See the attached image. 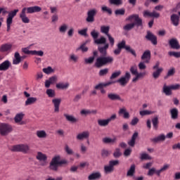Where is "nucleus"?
I'll return each instance as SVG.
<instances>
[{
	"mask_svg": "<svg viewBox=\"0 0 180 180\" xmlns=\"http://www.w3.org/2000/svg\"><path fill=\"white\" fill-rule=\"evenodd\" d=\"M108 49H109V44H105L104 46H98V50L102 54L103 56H100L96 58L95 65L97 68H101L108 64H112L114 61L113 56H108Z\"/></svg>",
	"mask_w": 180,
	"mask_h": 180,
	"instance_id": "obj_1",
	"label": "nucleus"
},
{
	"mask_svg": "<svg viewBox=\"0 0 180 180\" xmlns=\"http://www.w3.org/2000/svg\"><path fill=\"white\" fill-rule=\"evenodd\" d=\"M125 22H133L127 23L123 26V30H124V32H130V30H133L135 26L137 27H143V19H141L138 14H133L128 16L125 19Z\"/></svg>",
	"mask_w": 180,
	"mask_h": 180,
	"instance_id": "obj_2",
	"label": "nucleus"
},
{
	"mask_svg": "<svg viewBox=\"0 0 180 180\" xmlns=\"http://www.w3.org/2000/svg\"><path fill=\"white\" fill-rule=\"evenodd\" d=\"M27 13H36L37 12H41V7L38 6H34L30 7H25L22 9L20 13V18L22 23H30V19L26 15Z\"/></svg>",
	"mask_w": 180,
	"mask_h": 180,
	"instance_id": "obj_3",
	"label": "nucleus"
},
{
	"mask_svg": "<svg viewBox=\"0 0 180 180\" xmlns=\"http://www.w3.org/2000/svg\"><path fill=\"white\" fill-rule=\"evenodd\" d=\"M61 157L60 155H56L53 157L50 162L49 168L52 169V171H58V167L62 165H66L68 164V160L63 159L61 160Z\"/></svg>",
	"mask_w": 180,
	"mask_h": 180,
	"instance_id": "obj_4",
	"label": "nucleus"
},
{
	"mask_svg": "<svg viewBox=\"0 0 180 180\" xmlns=\"http://www.w3.org/2000/svg\"><path fill=\"white\" fill-rule=\"evenodd\" d=\"M11 151L29 154L30 153V146L27 144L15 145L11 147Z\"/></svg>",
	"mask_w": 180,
	"mask_h": 180,
	"instance_id": "obj_5",
	"label": "nucleus"
},
{
	"mask_svg": "<svg viewBox=\"0 0 180 180\" xmlns=\"http://www.w3.org/2000/svg\"><path fill=\"white\" fill-rule=\"evenodd\" d=\"M18 12H19V9H15L8 13L6 19L7 32H9V30H11V25H12V22H13V17L17 15Z\"/></svg>",
	"mask_w": 180,
	"mask_h": 180,
	"instance_id": "obj_6",
	"label": "nucleus"
},
{
	"mask_svg": "<svg viewBox=\"0 0 180 180\" xmlns=\"http://www.w3.org/2000/svg\"><path fill=\"white\" fill-rule=\"evenodd\" d=\"M13 130L12 126L6 123L0 124V134L1 136H8Z\"/></svg>",
	"mask_w": 180,
	"mask_h": 180,
	"instance_id": "obj_7",
	"label": "nucleus"
},
{
	"mask_svg": "<svg viewBox=\"0 0 180 180\" xmlns=\"http://www.w3.org/2000/svg\"><path fill=\"white\" fill-rule=\"evenodd\" d=\"M117 48L121 49H124L127 51L129 53H131L134 57H137V54L136 53V51L134 49H131L130 46H126V41L122 40L121 42L117 44Z\"/></svg>",
	"mask_w": 180,
	"mask_h": 180,
	"instance_id": "obj_8",
	"label": "nucleus"
},
{
	"mask_svg": "<svg viewBox=\"0 0 180 180\" xmlns=\"http://www.w3.org/2000/svg\"><path fill=\"white\" fill-rule=\"evenodd\" d=\"M131 77V75H130V72H126L124 76L121 77L116 81V82L120 84L121 86H126L129 83V81H130Z\"/></svg>",
	"mask_w": 180,
	"mask_h": 180,
	"instance_id": "obj_9",
	"label": "nucleus"
},
{
	"mask_svg": "<svg viewBox=\"0 0 180 180\" xmlns=\"http://www.w3.org/2000/svg\"><path fill=\"white\" fill-rule=\"evenodd\" d=\"M96 13H98V11L96 8L89 10L87 12L86 21L88 22V23H94V22H95V16L96 15Z\"/></svg>",
	"mask_w": 180,
	"mask_h": 180,
	"instance_id": "obj_10",
	"label": "nucleus"
},
{
	"mask_svg": "<svg viewBox=\"0 0 180 180\" xmlns=\"http://www.w3.org/2000/svg\"><path fill=\"white\" fill-rule=\"evenodd\" d=\"M37 160L41 162V167H46L47 165V156L41 152H38L36 156Z\"/></svg>",
	"mask_w": 180,
	"mask_h": 180,
	"instance_id": "obj_11",
	"label": "nucleus"
},
{
	"mask_svg": "<svg viewBox=\"0 0 180 180\" xmlns=\"http://www.w3.org/2000/svg\"><path fill=\"white\" fill-rule=\"evenodd\" d=\"M145 39H147L148 41H150L153 46H157L158 41H157V36L153 34L151 31H147L146 34L145 36Z\"/></svg>",
	"mask_w": 180,
	"mask_h": 180,
	"instance_id": "obj_12",
	"label": "nucleus"
},
{
	"mask_svg": "<svg viewBox=\"0 0 180 180\" xmlns=\"http://www.w3.org/2000/svg\"><path fill=\"white\" fill-rule=\"evenodd\" d=\"M23 117H25V114L23 112L17 113L14 117L15 123L20 124L21 126L26 124V122L23 121Z\"/></svg>",
	"mask_w": 180,
	"mask_h": 180,
	"instance_id": "obj_13",
	"label": "nucleus"
},
{
	"mask_svg": "<svg viewBox=\"0 0 180 180\" xmlns=\"http://www.w3.org/2000/svg\"><path fill=\"white\" fill-rule=\"evenodd\" d=\"M141 60L146 63V64H148L150 60H151V51H150V50L145 51L141 57Z\"/></svg>",
	"mask_w": 180,
	"mask_h": 180,
	"instance_id": "obj_14",
	"label": "nucleus"
},
{
	"mask_svg": "<svg viewBox=\"0 0 180 180\" xmlns=\"http://www.w3.org/2000/svg\"><path fill=\"white\" fill-rule=\"evenodd\" d=\"M169 45L170 46L171 49L174 50H179L180 45L179 41L176 38H172L169 41Z\"/></svg>",
	"mask_w": 180,
	"mask_h": 180,
	"instance_id": "obj_15",
	"label": "nucleus"
},
{
	"mask_svg": "<svg viewBox=\"0 0 180 180\" xmlns=\"http://www.w3.org/2000/svg\"><path fill=\"white\" fill-rule=\"evenodd\" d=\"M52 103L54 106L55 113H58L60 112V105L61 104V98L52 99Z\"/></svg>",
	"mask_w": 180,
	"mask_h": 180,
	"instance_id": "obj_16",
	"label": "nucleus"
},
{
	"mask_svg": "<svg viewBox=\"0 0 180 180\" xmlns=\"http://www.w3.org/2000/svg\"><path fill=\"white\" fill-rule=\"evenodd\" d=\"M58 81V77H57L56 75L52 76L49 77V79L45 81V87L46 88H50V85L53 84H56Z\"/></svg>",
	"mask_w": 180,
	"mask_h": 180,
	"instance_id": "obj_17",
	"label": "nucleus"
},
{
	"mask_svg": "<svg viewBox=\"0 0 180 180\" xmlns=\"http://www.w3.org/2000/svg\"><path fill=\"white\" fill-rule=\"evenodd\" d=\"M56 88L57 89H60L61 91H66V89H68V88H70V82H60L56 84Z\"/></svg>",
	"mask_w": 180,
	"mask_h": 180,
	"instance_id": "obj_18",
	"label": "nucleus"
},
{
	"mask_svg": "<svg viewBox=\"0 0 180 180\" xmlns=\"http://www.w3.org/2000/svg\"><path fill=\"white\" fill-rule=\"evenodd\" d=\"M77 140L82 141L86 139H89V131H86L78 134L76 136Z\"/></svg>",
	"mask_w": 180,
	"mask_h": 180,
	"instance_id": "obj_19",
	"label": "nucleus"
},
{
	"mask_svg": "<svg viewBox=\"0 0 180 180\" xmlns=\"http://www.w3.org/2000/svg\"><path fill=\"white\" fill-rule=\"evenodd\" d=\"M149 16L150 18H160V13L153 11L152 13L150 11L146 10L143 11V17L147 18Z\"/></svg>",
	"mask_w": 180,
	"mask_h": 180,
	"instance_id": "obj_20",
	"label": "nucleus"
},
{
	"mask_svg": "<svg viewBox=\"0 0 180 180\" xmlns=\"http://www.w3.org/2000/svg\"><path fill=\"white\" fill-rule=\"evenodd\" d=\"M116 82H108L105 83H98L94 86L95 89H103V88H106V86H109L115 84Z\"/></svg>",
	"mask_w": 180,
	"mask_h": 180,
	"instance_id": "obj_21",
	"label": "nucleus"
},
{
	"mask_svg": "<svg viewBox=\"0 0 180 180\" xmlns=\"http://www.w3.org/2000/svg\"><path fill=\"white\" fill-rule=\"evenodd\" d=\"M165 139H166L165 134H161L155 138L150 139V141L152 143H160L161 141H165Z\"/></svg>",
	"mask_w": 180,
	"mask_h": 180,
	"instance_id": "obj_22",
	"label": "nucleus"
},
{
	"mask_svg": "<svg viewBox=\"0 0 180 180\" xmlns=\"http://www.w3.org/2000/svg\"><path fill=\"white\" fill-rule=\"evenodd\" d=\"M118 115H123L124 119H130V113L127 111V109H126L125 107L120 108Z\"/></svg>",
	"mask_w": 180,
	"mask_h": 180,
	"instance_id": "obj_23",
	"label": "nucleus"
},
{
	"mask_svg": "<svg viewBox=\"0 0 180 180\" xmlns=\"http://www.w3.org/2000/svg\"><path fill=\"white\" fill-rule=\"evenodd\" d=\"M179 16L176 14H172L170 17V20L174 26L179 25Z\"/></svg>",
	"mask_w": 180,
	"mask_h": 180,
	"instance_id": "obj_24",
	"label": "nucleus"
},
{
	"mask_svg": "<svg viewBox=\"0 0 180 180\" xmlns=\"http://www.w3.org/2000/svg\"><path fill=\"white\" fill-rule=\"evenodd\" d=\"M63 116L65 117L67 122H70V123H77V122H78V119L72 115L65 113L63 114Z\"/></svg>",
	"mask_w": 180,
	"mask_h": 180,
	"instance_id": "obj_25",
	"label": "nucleus"
},
{
	"mask_svg": "<svg viewBox=\"0 0 180 180\" xmlns=\"http://www.w3.org/2000/svg\"><path fill=\"white\" fill-rule=\"evenodd\" d=\"M22 63V58L19 52H15L14 53V58L13 60V65H18V64H20Z\"/></svg>",
	"mask_w": 180,
	"mask_h": 180,
	"instance_id": "obj_26",
	"label": "nucleus"
},
{
	"mask_svg": "<svg viewBox=\"0 0 180 180\" xmlns=\"http://www.w3.org/2000/svg\"><path fill=\"white\" fill-rule=\"evenodd\" d=\"M108 98L110 101H122L120 96L116 93H109Z\"/></svg>",
	"mask_w": 180,
	"mask_h": 180,
	"instance_id": "obj_27",
	"label": "nucleus"
},
{
	"mask_svg": "<svg viewBox=\"0 0 180 180\" xmlns=\"http://www.w3.org/2000/svg\"><path fill=\"white\" fill-rule=\"evenodd\" d=\"M117 141V139L116 137H114V138L105 137L103 139V143H104V144H115Z\"/></svg>",
	"mask_w": 180,
	"mask_h": 180,
	"instance_id": "obj_28",
	"label": "nucleus"
},
{
	"mask_svg": "<svg viewBox=\"0 0 180 180\" xmlns=\"http://www.w3.org/2000/svg\"><path fill=\"white\" fill-rule=\"evenodd\" d=\"M11 67V62L9 60H5L1 64H0V71H7Z\"/></svg>",
	"mask_w": 180,
	"mask_h": 180,
	"instance_id": "obj_29",
	"label": "nucleus"
},
{
	"mask_svg": "<svg viewBox=\"0 0 180 180\" xmlns=\"http://www.w3.org/2000/svg\"><path fill=\"white\" fill-rule=\"evenodd\" d=\"M137 137H139V132H134L131 140L128 141V145L130 146V147H134Z\"/></svg>",
	"mask_w": 180,
	"mask_h": 180,
	"instance_id": "obj_30",
	"label": "nucleus"
},
{
	"mask_svg": "<svg viewBox=\"0 0 180 180\" xmlns=\"http://www.w3.org/2000/svg\"><path fill=\"white\" fill-rule=\"evenodd\" d=\"M162 93L165 94L167 96L172 95L171 86H167V84H165L162 88Z\"/></svg>",
	"mask_w": 180,
	"mask_h": 180,
	"instance_id": "obj_31",
	"label": "nucleus"
},
{
	"mask_svg": "<svg viewBox=\"0 0 180 180\" xmlns=\"http://www.w3.org/2000/svg\"><path fill=\"white\" fill-rule=\"evenodd\" d=\"M102 176V174H101V172H94L89 175L88 179L89 180H96V179H101Z\"/></svg>",
	"mask_w": 180,
	"mask_h": 180,
	"instance_id": "obj_32",
	"label": "nucleus"
},
{
	"mask_svg": "<svg viewBox=\"0 0 180 180\" xmlns=\"http://www.w3.org/2000/svg\"><path fill=\"white\" fill-rule=\"evenodd\" d=\"M58 30L60 34H65V33L67 32V30H68V24L63 23L58 27Z\"/></svg>",
	"mask_w": 180,
	"mask_h": 180,
	"instance_id": "obj_33",
	"label": "nucleus"
},
{
	"mask_svg": "<svg viewBox=\"0 0 180 180\" xmlns=\"http://www.w3.org/2000/svg\"><path fill=\"white\" fill-rule=\"evenodd\" d=\"M79 60V56L75 53H71L69 56V60L70 63H73L74 64H77Z\"/></svg>",
	"mask_w": 180,
	"mask_h": 180,
	"instance_id": "obj_34",
	"label": "nucleus"
},
{
	"mask_svg": "<svg viewBox=\"0 0 180 180\" xmlns=\"http://www.w3.org/2000/svg\"><path fill=\"white\" fill-rule=\"evenodd\" d=\"M12 49V44H6L4 45H1V48H0V51H1V53H5L6 51H10V50Z\"/></svg>",
	"mask_w": 180,
	"mask_h": 180,
	"instance_id": "obj_35",
	"label": "nucleus"
},
{
	"mask_svg": "<svg viewBox=\"0 0 180 180\" xmlns=\"http://www.w3.org/2000/svg\"><path fill=\"white\" fill-rule=\"evenodd\" d=\"M170 115H171V118L173 120H176L178 119V115H179V111L177 108H172L170 110Z\"/></svg>",
	"mask_w": 180,
	"mask_h": 180,
	"instance_id": "obj_36",
	"label": "nucleus"
},
{
	"mask_svg": "<svg viewBox=\"0 0 180 180\" xmlns=\"http://www.w3.org/2000/svg\"><path fill=\"white\" fill-rule=\"evenodd\" d=\"M36 135L38 139H46L47 138V132L44 130H38L36 132Z\"/></svg>",
	"mask_w": 180,
	"mask_h": 180,
	"instance_id": "obj_37",
	"label": "nucleus"
},
{
	"mask_svg": "<svg viewBox=\"0 0 180 180\" xmlns=\"http://www.w3.org/2000/svg\"><path fill=\"white\" fill-rule=\"evenodd\" d=\"M162 71H164V69L162 68H160V69H158L157 70L154 71L152 75L153 78H154V79H158Z\"/></svg>",
	"mask_w": 180,
	"mask_h": 180,
	"instance_id": "obj_38",
	"label": "nucleus"
},
{
	"mask_svg": "<svg viewBox=\"0 0 180 180\" xmlns=\"http://www.w3.org/2000/svg\"><path fill=\"white\" fill-rule=\"evenodd\" d=\"M135 173H136V165H131L129 169L127 172V176H134Z\"/></svg>",
	"mask_w": 180,
	"mask_h": 180,
	"instance_id": "obj_39",
	"label": "nucleus"
},
{
	"mask_svg": "<svg viewBox=\"0 0 180 180\" xmlns=\"http://www.w3.org/2000/svg\"><path fill=\"white\" fill-rule=\"evenodd\" d=\"M144 77H146V72H139V73L138 72L136 75V77L133 78L132 82H137L139 79H141V78H144Z\"/></svg>",
	"mask_w": 180,
	"mask_h": 180,
	"instance_id": "obj_40",
	"label": "nucleus"
},
{
	"mask_svg": "<svg viewBox=\"0 0 180 180\" xmlns=\"http://www.w3.org/2000/svg\"><path fill=\"white\" fill-rule=\"evenodd\" d=\"M98 126H101V127H106L109 124V120L108 119L106 120H102L99 119L97 121Z\"/></svg>",
	"mask_w": 180,
	"mask_h": 180,
	"instance_id": "obj_41",
	"label": "nucleus"
},
{
	"mask_svg": "<svg viewBox=\"0 0 180 180\" xmlns=\"http://www.w3.org/2000/svg\"><path fill=\"white\" fill-rule=\"evenodd\" d=\"M37 101V98L36 97H30L25 101V106L33 105V103H36Z\"/></svg>",
	"mask_w": 180,
	"mask_h": 180,
	"instance_id": "obj_42",
	"label": "nucleus"
},
{
	"mask_svg": "<svg viewBox=\"0 0 180 180\" xmlns=\"http://www.w3.org/2000/svg\"><path fill=\"white\" fill-rule=\"evenodd\" d=\"M169 167L170 165L169 164H165L162 167L158 170L157 176H160L161 175V172H165V171L169 169Z\"/></svg>",
	"mask_w": 180,
	"mask_h": 180,
	"instance_id": "obj_43",
	"label": "nucleus"
},
{
	"mask_svg": "<svg viewBox=\"0 0 180 180\" xmlns=\"http://www.w3.org/2000/svg\"><path fill=\"white\" fill-rule=\"evenodd\" d=\"M46 94L49 98H56V91H54L53 89H46Z\"/></svg>",
	"mask_w": 180,
	"mask_h": 180,
	"instance_id": "obj_44",
	"label": "nucleus"
},
{
	"mask_svg": "<svg viewBox=\"0 0 180 180\" xmlns=\"http://www.w3.org/2000/svg\"><path fill=\"white\" fill-rule=\"evenodd\" d=\"M95 44H106V38L101 37L99 39L94 40Z\"/></svg>",
	"mask_w": 180,
	"mask_h": 180,
	"instance_id": "obj_45",
	"label": "nucleus"
},
{
	"mask_svg": "<svg viewBox=\"0 0 180 180\" xmlns=\"http://www.w3.org/2000/svg\"><path fill=\"white\" fill-rule=\"evenodd\" d=\"M42 71L43 72H44V74L49 75V74H53V72H54V69H53V68H51V66H49L47 68H43Z\"/></svg>",
	"mask_w": 180,
	"mask_h": 180,
	"instance_id": "obj_46",
	"label": "nucleus"
},
{
	"mask_svg": "<svg viewBox=\"0 0 180 180\" xmlns=\"http://www.w3.org/2000/svg\"><path fill=\"white\" fill-rule=\"evenodd\" d=\"M64 150H65L66 154H68V155H73L74 150H72V149H71V148H70V146H68V144L65 145Z\"/></svg>",
	"mask_w": 180,
	"mask_h": 180,
	"instance_id": "obj_47",
	"label": "nucleus"
},
{
	"mask_svg": "<svg viewBox=\"0 0 180 180\" xmlns=\"http://www.w3.org/2000/svg\"><path fill=\"white\" fill-rule=\"evenodd\" d=\"M110 29V27L109 26L103 25L101 27V33H103L104 34H106V36H108V34H109Z\"/></svg>",
	"mask_w": 180,
	"mask_h": 180,
	"instance_id": "obj_48",
	"label": "nucleus"
},
{
	"mask_svg": "<svg viewBox=\"0 0 180 180\" xmlns=\"http://www.w3.org/2000/svg\"><path fill=\"white\" fill-rule=\"evenodd\" d=\"M140 160H141L142 161H144V160H153V158L150 156V155H148V153H143L141 154Z\"/></svg>",
	"mask_w": 180,
	"mask_h": 180,
	"instance_id": "obj_49",
	"label": "nucleus"
},
{
	"mask_svg": "<svg viewBox=\"0 0 180 180\" xmlns=\"http://www.w3.org/2000/svg\"><path fill=\"white\" fill-rule=\"evenodd\" d=\"M175 75V68H171L168 72L167 75L165 77V79H167L169 77H173Z\"/></svg>",
	"mask_w": 180,
	"mask_h": 180,
	"instance_id": "obj_50",
	"label": "nucleus"
},
{
	"mask_svg": "<svg viewBox=\"0 0 180 180\" xmlns=\"http://www.w3.org/2000/svg\"><path fill=\"white\" fill-rule=\"evenodd\" d=\"M152 123L153 129L157 130L158 129V116H156L152 119Z\"/></svg>",
	"mask_w": 180,
	"mask_h": 180,
	"instance_id": "obj_51",
	"label": "nucleus"
},
{
	"mask_svg": "<svg viewBox=\"0 0 180 180\" xmlns=\"http://www.w3.org/2000/svg\"><path fill=\"white\" fill-rule=\"evenodd\" d=\"M86 44H82L79 47L76 49V51H79L81 50L82 53H86L88 51V47H86Z\"/></svg>",
	"mask_w": 180,
	"mask_h": 180,
	"instance_id": "obj_52",
	"label": "nucleus"
},
{
	"mask_svg": "<svg viewBox=\"0 0 180 180\" xmlns=\"http://www.w3.org/2000/svg\"><path fill=\"white\" fill-rule=\"evenodd\" d=\"M115 168H113L111 165H108L104 167V171L105 174H110V172H113Z\"/></svg>",
	"mask_w": 180,
	"mask_h": 180,
	"instance_id": "obj_53",
	"label": "nucleus"
},
{
	"mask_svg": "<svg viewBox=\"0 0 180 180\" xmlns=\"http://www.w3.org/2000/svg\"><path fill=\"white\" fill-rule=\"evenodd\" d=\"M87 32H88V27H86L79 30L78 34H80V36H84V37H86V36H88Z\"/></svg>",
	"mask_w": 180,
	"mask_h": 180,
	"instance_id": "obj_54",
	"label": "nucleus"
},
{
	"mask_svg": "<svg viewBox=\"0 0 180 180\" xmlns=\"http://www.w3.org/2000/svg\"><path fill=\"white\" fill-rule=\"evenodd\" d=\"M108 72H109V69L108 68L102 69L99 71L98 75L100 77H105V75H108Z\"/></svg>",
	"mask_w": 180,
	"mask_h": 180,
	"instance_id": "obj_55",
	"label": "nucleus"
},
{
	"mask_svg": "<svg viewBox=\"0 0 180 180\" xmlns=\"http://www.w3.org/2000/svg\"><path fill=\"white\" fill-rule=\"evenodd\" d=\"M102 12H106L108 15H112V9L106 6H103L101 7Z\"/></svg>",
	"mask_w": 180,
	"mask_h": 180,
	"instance_id": "obj_56",
	"label": "nucleus"
},
{
	"mask_svg": "<svg viewBox=\"0 0 180 180\" xmlns=\"http://www.w3.org/2000/svg\"><path fill=\"white\" fill-rule=\"evenodd\" d=\"M121 74H122V71H120V70L115 72L110 76V79H115L117 78V77H120Z\"/></svg>",
	"mask_w": 180,
	"mask_h": 180,
	"instance_id": "obj_57",
	"label": "nucleus"
},
{
	"mask_svg": "<svg viewBox=\"0 0 180 180\" xmlns=\"http://www.w3.org/2000/svg\"><path fill=\"white\" fill-rule=\"evenodd\" d=\"M125 12H126V11L124 10V8H120V9L115 10V14L117 16H119V15L123 16V15H124Z\"/></svg>",
	"mask_w": 180,
	"mask_h": 180,
	"instance_id": "obj_58",
	"label": "nucleus"
},
{
	"mask_svg": "<svg viewBox=\"0 0 180 180\" xmlns=\"http://www.w3.org/2000/svg\"><path fill=\"white\" fill-rule=\"evenodd\" d=\"M129 71L132 74V75H136V74L139 72V71L137 70V65H132L130 68Z\"/></svg>",
	"mask_w": 180,
	"mask_h": 180,
	"instance_id": "obj_59",
	"label": "nucleus"
},
{
	"mask_svg": "<svg viewBox=\"0 0 180 180\" xmlns=\"http://www.w3.org/2000/svg\"><path fill=\"white\" fill-rule=\"evenodd\" d=\"M111 5H122L123 4V0H109Z\"/></svg>",
	"mask_w": 180,
	"mask_h": 180,
	"instance_id": "obj_60",
	"label": "nucleus"
},
{
	"mask_svg": "<svg viewBox=\"0 0 180 180\" xmlns=\"http://www.w3.org/2000/svg\"><path fill=\"white\" fill-rule=\"evenodd\" d=\"M121 156H122V152H120V149L116 148L113 153V157H115V158H119V157H121Z\"/></svg>",
	"mask_w": 180,
	"mask_h": 180,
	"instance_id": "obj_61",
	"label": "nucleus"
},
{
	"mask_svg": "<svg viewBox=\"0 0 180 180\" xmlns=\"http://www.w3.org/2000/svg\"><path fill=\"white\" fill-rule=\"evenodd\" d=\"M91 36L93 37V39L94 40H96L98 39V37H99V32H98V31L93 30L91 32Z\"/></svg>",
	"mask_w": 180,
	"mask_h": 180,
	"instance_id": "obj_62",
	"label": "nucleus"
},
{
	"mask_svg": "<svg viewBox=\"0 0 180 180\" xmlns=\"http://www.w3.org/2000/svg\"><path fill=\"white\" fill-rule=\"evenodd\" d=\"M169 56L175 57V58H180V51L175 52V51H169L168 53Z\"/></svg>",
	"mask_w": 180,
	"mask_h": 180,
	"instance_id": "obj_63",
	"label": "nucleus"
},
{
	"mask_svg": "<svg viewBox=\"0 0 180 180\" xmlns=\"http://www.w3.org/2000/svg\"><path fill=\"white\" fill-rule=\"evenodd\" d=\"M146 64H147V63L144 61L140 62L138 65L139 69L141 70H146V68H147V65H146Z\"/></svg>",
	"mask_w": 180,
	"mask_h": 180,
	"instance_id": "obj_64",
	"label": "nucleus"
}]
</instances>
